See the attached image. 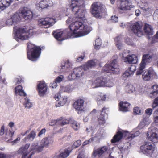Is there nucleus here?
Segmentation results:
<instances>
[{"label":"nucleus","instance_id":"f257e3e1","mask_svg":"<svg viewBox=\"0 0 158 158\" xmlns=\"http://www.w3.org/2000/svg\"><path fill=\"white\" fill-rule=\"evenodd\" d=\"M85 0H71L70 6L74 17L69 15L66 20L69 29L53 32L54 37L61 41L69 38L80 37L88 34L92 30L90 26L84 23L86 20Z\"/></svg>","mask_w":158,"mask_h":158},{"label":"nucleus","instance_id":"f03ea898","mask_svg":"<svg viewBox=\"0 0 158 158\" xmlns=\"http://www.w3.org/2000/svg\"><path fill=\"white\" fill-rule=\"evenodd\" d=\"M100 61L96 59L88 61L83 66L74 69L68 77L69 80L75 79L76 78H79L84 75V71H87L90 69L99 64Z\"/></svg>","mask_w":158,"mask_h":158},{"label":"nucleus","instance_id":"7ed1b4c3","mask_svg":"<svg viewBox=\"0 0 158 158\" xmlns=\"http://www.w3.org/2000/svg\"><path fill=\"white\" fill-rule=\"evenodd\" d=\"M38 142L33 143L31 144L30 148V151H32L29 154L27 149L30 146V144H27L22 146L17 152V154L21 155V158H31L34 152H39L42 150L40 145H38Z\"/></svg>","mask_w":158,"mask_h":158},{"label":"nucleus","instance_id":"20e7f679","mask_svg":"<svg viewBox=\"0 0 158 158\" xmlns=\"http://www.w3.org/2000/svg\"><path fill=\"white\" fill-rule=\"evenodd\" d=\"M140 133L141 132L139 129L137 128L134 129L133 131L130 133L123 131H118L113 137V139L111 140V142L112 143L118 142L122 139L123 136L125 135L128 136L127 139L130 141L135 137L139 136Z\"/></svg>","mask_w":158,"mask_h":158},{"label":"nucleus","instance_id":"39448f33","mask_svg":"<svg viewBox=\"0 0 158 158\" xmlns=\"http://www.w3.org/2000/svg\"><path fill=\"white\" fill-rule=\"evenodd\" d=\"M41 48L30 43L27 44V56L28 58L32 61H35L41 54Z\"/></svg>","mask_w":158,"mask_h":158},{"label":"nucleus","instance_id":"423d86ee","mask_svg":"<svg viewBox=\"0 0 158 158\" xmlns=\"http://www.w3.org/2000/svg\"><path fill=\"white\" fill-rule=\"evenodd\" d=\"M14 30L15 31L14 38L17 41L20 40H27L33 34V30L31 29L28 30L25 28H19L15 30L14 27Z\"/></svg>","mask_w":158,"mask_h":158},{"label":"nucleus","instance_id":"0eeeda50","mask_svg":"<svg viewBox=\"0 0 158 158\" xmlns=\"http://www.w3.org/2000/svg\"><path fill=\"white\" fill-rule=\"evenodd\" d=\"M140 150L144 154L147 156L156 157L157 155V152L155 148L151 143L146 142L140 146Z\"/></svg>","mask_w":158,"mask_h":158},{"label":"nucleus","instance_id":"6e6552de","mask_svg":"<svg viewBox=\"0 0 158 158\" xmlns=\"http://www.w3.org/2000/svg\"><path fill=\"white\" fill-rule=\"evenodd\" d=\"M53 16V18L47 17L39 19L38 21L39 25L44 28H48L52 26L56 22V19L58 20L60 19V15L58 12Z\"/></svg>","mask_w":158,"mask_h":158},{"label":"nucleus","instance_id":"1a4fd4ad","mask_svg":"<svg viewBox=\"0 0 158 158\" xmlns=\"http://www.w3.org/2000/svg\"><path fill=\"white\" fill-rule=\"evenodd\" d=\"M103 69L105 71L108 73L115 74L118 73L120 71V69L117 60L114 59L110 63L106 64L103 67Z\"/></svg>","mask_w":158,"mask_h":158},{"label":"nucleus","instance_id":"9d476101","mask_svg":"<svg viewBox=\"0 0 158 158\" xmlns=\"http://www.w3.org/2000/svg\"><path fill=\"white\" fill-rule=\"evenodd\" d=\"M91 13L93 16L96 18L100 17L103 12V5L99 2L93 3L91 6Z\"/></svg>","mask_w":158,"mask_h":158},{"label":"nucleus","instance_id":"9b49d317","mask_svg":"<svg viewBox=\"0 0 158 158\" xmlns=\"http://www.w3.org/2000/svg\"><path fill=\"white\" fill-rule=\"evenodd\" d=\"M138 5L142 10L144 16L148 17L151 16L154 10L153 8L149 6L146 2H138Z\"/></svg>","mask_w":158,"mask_h":158},{"label":"nucleus","instance_id":"f8f14e48","mask_svg":"<svg viewBox=\"0 0 158 158\" xmlns=\"http://www.w3.org/2000/svg\"><path fill=\"white\" fill-rule=\"evenodd\" d=\"M118 9L121 13H125L127 10H131L134 8L131 0H121Z\"/></svg>","mask_w":158,"mask_h":158},{"label":"nucleus","instance_id":"ddd939ff","mask_svg":"<svg viewBox=\"0 0 158 158\" xmlns=\"http://www.w3.org/2000/svg\"><path fill=\"white\" fill-rule=\"evenodd\" d=\"M48 88L44 81H40L37 85V90L40 97H43L48 93Z\"/></svg>","mask_w":158,"mask_h":158},{"label":"nucleus","instance_id":"4468645a","mask_svg":"<svg viewBox=\"0 0 158 158\" xmlns=\"http://www.w3.org/2000/svg\"><path fill=\"white\" fill-rule=\"evenodd\" d=\"M54 98L56 101V107H60L63 106L67 102L68 99L67 96H61L60 93H56L55 95Z\"/></svg>","mask_w":158,"mask_h":158},{"label":"nucleus","instance_id":"2eb2a0df","mask_svg":"<svg viewBox=\"0 0 158 158\" xmlns=\"http://www.w3.org/2000/svg\"><path fill=\"white\" fill-rule=\"evenodd\" d=\"M107 78L101 76L97 78L95 80L90 81L92 86L94 87H105Z\"/></svg>","mask_w":158,"mask_h":158},{"label":"nucleus","instance_id":"dca6fc26","mask_svg":"<svg viewBox=\"0 0 158 158\" xmlns=\"http://www.w3.org/2000/svg\"><path fill=\"white\" fill-rule=\"evenodd\" d=\"M131 30L139 37H141L143 34L142 30V25L138 22L134 23L131 27Z\"/></svg>","mask_w":158,"mask_h":158},{"label":"nucleus","instance_id":"f3484780","mask_svg":"<svg viewBox=\"0 0 158 158\" xmlns=\"http://www.w3.org/2000/svg\"><path fill=\"white\" fill-rule=\"evenodd\" d=\"M84 100L83 98L79 99L74 103L73 107L76 110L78 111L79 114L80 111H84L85 108L84 106Z\"/></svg>","mask_w":158,"mask_h":158},{"label":"nucleus","instance_id":"a211bd4d","mask_svg":"<svg viewBox=\"0 0 158 158\" xmlns=\"http://www.w3.org/2000/svg\"><path fill=\"white\" fill-rule=\"evenodd\" d=\"M108 112V109L103 107L101 111L100 115L98 118V121L101 125L103 126L106 123L105 117L107 115Z\"/></svg>","mask_w":158,"mask_h":158},{"label":"nucleus","instance_id":"6ab92c4d","mask_svg":"<svg viewBox=\"0 0 158 158\" xmlns=\"http://www.w3.org/2000/svg\"><path fill=\"white\" fill-rule=\"evenodd\" d=\"M147 139L154 143L158 142V135L155 129L149 130L148 132Z\"/></svg>","mask_w":158,"mask_h":158},{"label":"nucleus","instance_id":"aec40b11","mask_svg":"<svg viewBox=\"0 0 158 158\" xmlns=\"http://www.w3.org/2000/svg\"><path fill=\"white\" fill-rule=\"evenodd\" d=\"M53 3L51 0H42L36 2V6L38 7L44 9L53 6Z\"/></svg>","mask_w":158,"mask_h":158},{"label":"nucleus","instance_id":"412c9836","mask_svg":"<svg viewBox=\"0 0 158 158\" xmlns=\"http://www.w3.org/2000/svg\"><path fill=\"white\" fill-rule=\"evenodd\" d=\"M72 66L71 63L69 61L62 62L59 67L60 72L61 73H65L70 70Z\"/></svg>","mask_w":158,"mask_h":158},{"label":"nucleus","instance_id":"4be33fe9","mask_svg":"<svg viewBox=\"0 0 158 158\" xmlns=\"http://www.w3.org/2000/svg\"><path fill=\"white\" fill-rule=\"evenodd\" d=\"M20 13L22 17L25 19H31L33 17L32 12L27 8H23L20 10Z\"/></svg>","mask_w":158,"mask_h":158},{"label":"nucleus","instance_id":"5701e85b","mask_svg":"<svg viewBox=\"0 0 158 158\" xmlns=\"http://www.w3.org/2000/svg\"><path fill=\"white\" fill-rule=\"evenodd\" d=\"M136 67L135 65H131L129 67L125 72L123 74V77L127 78L132 76L136 70Z\"/></svg>","mask_w":158,"mask_h":158},{"label":"nucleus","instance_id":"b1692460","mask_svg":"<svg viewBox=\"0 0 158 158\" xmlns=\"http://www.w3.org/2000/svg\"><path fill=\"white\" fill-rule=\"evenodd\" d=\"M125 62L129 64H135L138 61V58L136 55H129L123 59Z\"/></svg>","mask_w":158,"mask_h":158},{"label":"nucleus","instance_id":"393cba45","mask_svg":"<svg viewBox=\"0 0 158 158\" xmlns=\"http://www.w3.org/2000/svg\"><path fill=\"white\" fill-rule=\"evenodd\" d=\"M108 149V147L105 146L96 150H94L93 151V156L94 157L97 156L100 157L102 154L106 152Z\"/></svg>","mask_w":158,"mask_h":158},{"label":"nucleus","instance_id":"a878e982","mask_svg":"<svg viewBox=\"0 0 158 158\" xmlns=\"http://www.w3.org/2000/svg\"><path fill=\"white\" fill-rule=\"evenodd\" d=\"M154 73V72L152 69H150L145 71L142 75L143 79L145 81H149L151 80Z\"/></svg>","mask_w":158,"mask_h":158},{"label":"nucleus","instance_id":"bb28decb","mask_svg":"<svg viewBox=\"0 0 158 158\" xmlns=\"http://www.w3.org/2000/svg\"><path fill=\"white\" fill-rule=\"evenodd\" d=\"M152 57V55L148 54L143 55L142 61L140 64L145 67L147 64L151 61Z\"/></svg>","mask_w":158,"mask_h":158},{"label":"nucleus","instance_id":"cd10ccee","mask_svg":"<svg viewBox=\"0 0 158 158\" xmlns=\"http://www.w3.org/2000/svg\"><path fill=\"white\" fill-rule=\"evenodd\" d=\"M13 0H1L0 1V9L1 10L7 8L12 3Z\"/></svg>","mask_w":158,"mask_h":158},{"label":"nucleus","instance_id":"c85d7f7f","mask_svg":"<svg viewBox=\"0 0 158 158\" xmlns=\"http://www.w3.org/2000/svg\"><path fill=\"white\" fill-rule=\"evenodd\" d=\"M53 142L52 139L50 138H43L41 141L40 146L42 150L44 147H47L49 144H51Z\"/></svg>","mask_w":158,"mask_h":158},{"label":"nucleus","instance_id":"c756f323","mask_svg":"<svg viewBox=\"0 0 158 158\" xmlns=\"http://www.w3.org/2000/svg\"><path fill=\"white\" fill-rule=\"evenodd\" d=\"M68 124H70L74 130L77 131L80 128V124L79 123L72 118H68Z\"/></svg>","mask_w":158,"mask_h":158},{"label":"nucleus","instance_id":"7c9ffc66","mask_svg":"<svg viewBox=\"0 0 158 158\" xmlns=\"http://www.w3.org/2000/svg\"><path fill=\"white\" fill-rule=\"evenodd\" d=\"M130 104L127 102H121L119 104V110L123 112L127 111Z\"/></svg>","mask_w":158,"mask_h":158},{"label":"nucleus","instance_id":"2f4dec72","mask_svg":"<svg viewBox=\"0 0 158 158\" xmlns=\"http://www.w3.org/2000/svg\"><path fill=\"white\" fill-rule=\"evenodd\" d=\"M144 30L145 34L148 36L152 35L153 34L152 27L148 24H146L145 25L144 27Z\"/></svg>","mask_w":158,"mask_h":158},{"label":"nucleus","instance_id":"473e14b6","mask_svg":"<svg viewBox=\"0 0 158 158\" xmlns=\"http://www.w3.org/2000/svg\"><path fill=\"white\" fill-rule=\"evenodd\" d=\"M75 87L73 85H68L66 86L61 87L60 91L61 92H66L67 93L71 92L74 90Z\"/></svg>","mask_w":158,"mask_h":158},{"label":"nucleus","instance_id":"72a5a7b5","mask_svg":"<svg viewBox=\"0 0 158 158\" xmlns=\"http://www.w3.org/2000/svg\"><path fill=\"white\" fill-rule=\"evenodd\" d=\"M15 92L17 95H19L20 96H24L26 95V94L22 89V87L21 85H18L15 88Z\"/></svg>","mask_w":158,"mask_h":158},{"label":"nucleus","instance_id":"f704fd0d","mask_svg":"<svg viewBox=\"0 0 158 158\" xmlns=\"http://www.w3.org/2000/svg\"><path fill=\"white\" fill-rule=\"evenodd\" d=\"M68 119H65L62 118L56 120V125L63 126L68 124Z\"/></svg>","mask_w":158,"mask_h":158},{"label":"nucleus","instance_id":"c9c22d12","mask_svg":"<svg viewBox=\"0 0 158 158\" xmlns=\"http://www.w3.org/2000/svg\"><path fill=\"white\" fill-rule=\"evenodd\" d=\"M107 96L106 94H101L99 95L97 99V101L98 104H101L103 103V101H105Z\"/></svg>","mask_w":158,"mask_h":158},{"label":"nucleus","instance_id":"e433bc0d","mask_svg":"<svg viewBox=\"0 0 158 158\" xmlns=\"http://www.w3.org/2000/svg\"><path fill=\"white\" fill-rule=\"evenodd\" d=\"M121 38L119 36L116 37L115 39L116 46L118 49L122 48L123 45L121 41Z\"/></svg>","mask_w":158,"mask_h":158},{"label":"nucleus","instance_id":"4c0bfd02","mask_svg":"<svg viewBox=\"0 0 158 158\" xmlns=\"http://www.w3.org/2000/svg\"><path fill=\"white\" fill-rule=\"evenodd\" d=\"M126 91L128 93H131L135 91V88L134 85L131 84H127L126 86Z\"/></svg>","mask_w":158,"mask_h":158},{"label":"nucleus","instance_id":"58836bf2","mask_svg":"<svg viewBox=\"0 0 158 158\" xmlns=\"http://www.w3.org/2000/svg\"><path fill=\"white\" fill-rule=\"evenodd\" d=\"M24 105L25 108L29 109L32 106V104L30 102V100L27 98H25V101Z\"/></svg>","mask_w":158,"mask_h":158},{"label":"nucleus","instance_id":"ea45409f","mask_svg":"<svg viewBox=\"0 0 158 158\" xmlns=\"http://www.w3.org/2000/svg\"><path fill=\"white\" fill-rule=\"evenodd\" d=\"M101 43L102 42L101 39L99 38L97 39L94 43L95 48L97 49H99L101 47Z\"/></svg>","mask_w":158,"mask_h":158},{"label":"nucleus","instance_id":"a19ab883","mask_svg":"<svg viewBox=\"0 0 158 158\" xmlns=\"http://www.w3.org/2000/svg\"><path fill=\"white\" fill-rule=\"evenodd\" d=\"M14 23H17L19 20V16L17 13L14 14L11 17Z\"/></svg>","mask_w":158,"mask_h":158},{"label":"nucleus","instance_id":"79ce46f5","mask_svg":"<svg viewBox=\"0 0 158 158\" xmlns=\"http://www.w3.org/2000/svg\"><path fill=\"white\" fill-rule=\"evenodd\" d=\"M36 135V134L35 132L34 131H32L26 138H27L29 140L32 141L35 137Z\"/></svg>","mask_w":158,"mask_h":158},{"label":"nucleus","instance_id":"37998d69","mask_svg":"<svg viewBox=\"0 0 158 158\" xmlns=\"http://www.w3.org/2000/svg\"><path fill=\"white\" fill-rule=\"evenodd\" d=\"M125 42L128 45H131L133 47L135 46V43L130 38H127L125 40Z\"/></svg>","mask_w":158,"mask_h":158},{"label":"nucleus","instance_id":"c03bdc74","mask_svg":"<svg viewBox=\"0 0 158 158\" xmlns=\"http://www.w3.org/2000/svg\"><path fill=\"white\" fill-rule=\"evenodd\" d=\"M70 152L68 150H65L63 152L61 153L60 155L61 158H65L67 157Z\"/></svg>","mask_w":158,"mask_h":158},{"label":"nucleus","instance_id":"a18cd8bd","mask_svg":"<svg viewBox=\"0 0 158 158\" xmlns=\"http://www.w3.org/2000/svg\"><path fill=\"white\" fill-rule=\"evenodd\" d=\"M149 117V116L146 115L143 118V120H142V121L147 126L151 122V120Z\"/></svg>","mask_w":158,"mask_h":158},{"label":"nucleus","instance_id":"49530a36","mask_svg":"<svg viewBox=\"0 0 158 158\" xmlns=\"http://www.w3.org/2000/svg\"><path fill=\"white\" fill-rule=\"evenodd\" d=\"M106 83V84H105V87H113L114 85V84L113 81L111 80H109L107 78Z\"/></svg>","mask_w":158,"mask_h":158},{"label":"nucleus","instance_id":"de8ad7c7","mask_svg":"<svg viewBox=\"0 0 158 158\" xmlns=\"http://www.w3.org/2000/svg\"><path fill=\"white\" fill-rule=\"evenodd\" d=\"M134 112L136 114H140L143 113V111L139 107H136L134 108Z\"/></svg>","mask_w":158,"mask_h":158},{"label":"nucleus","instance_id":"09e8293b","mask_svg":"<svg viewBox=\"0 0 158 158\" xmlns=\"http://www.w3.org/2000/svg\"><path fill=\"white\" fill-rule=\"evenodd\" d=\"M145 67L139 64L138 70L137 71L136 75H141L143 72V70L145 68Z\"/></svg>","mask_w":158,"mask_h":158},{"label":"nucleus","instance_id":"8fccbe9b","mask_svg":"<svg viewBox=\"0 0 158 158\" xmlns=\"http://www.w3.org/2000/svg\"><path fill=\"white\" fill-rule=\"evenodd\" d=\"M95 138V137H92L89 140H85L83 143L82 146H85L92 142L94 140Z\"/></svg>","mask_w":158,"mask_h":158},{"label":"nucleus","instance_id":"3c124183","mask_svg":"<svg viewBox=\"0 0 158 158\" xmlns=\"http://www.w3.org/2000/svg\"><path fill=\"white\" fill-rule=\"evenodd\" d=\"M14 134V132H12L10 130L9 131V133L8 135H7V133L6 134V138L7 139H9L10 138H11L10 139H9L8 140V141L9 142H10V141L12 140L11 138L12 137Z\"/></svg>","mask_w":158,"mask_h":158},{"label":"nucleus","instance_id":"603ef678","mask_svg":"<svg viewBox=\"0 0 158 158\" xmlns=\"http://www.w3.org/2000/svg\"><path fill=\"white\" fill-rule=\"evenodd\" d=\"M96 110L94 109L90 113L88 117H91L93 118H95L96 116Z\"/></svg>","mask_w":158,"mask_h":158},{"label":"nucleus","instance_id":"864d4df0","mask_svg":"<svg viewBox=\"0 0 158 158\" xmlns=\"http://www.w3.org/2000/svg\"><path fill=\"white\" fill-rule=\"evenodd\" d=\"M81 143V141L80 140H78L75 142L73 144L72 147L76 148L80 146Z\"/></svg>","mask_w":158,"mask_h":158},{"label":"nucleus","instance_id":"5fc2aeb1","mask_svg":"<svg viewBox=\"0 0 158 158\" xmlns=\"http://www.w3.org/2000/svg\"><path fill=\"white\" fill-rule=\"evenodd\" d=\"M157 106H158V97L154 99L152 106L153 108H154Z\"/></svg>","mask_w":158,"mask_h":158},{"label":"nucleus","instance_id":"6e6d98bb","mask_svg":"<svg viewBox=\"0 0 158 158\" xmlns=\"http://www.w3.org/2000/svg\"><path fill=\"white\" fill-rule=\"evenodd\" d=\"M120 153L124 156H126L128 153V151L127 149H122L119 151Z\"/></svg>","mask_w":158,"mask_h":158},{"label":"nucleus","instance_id":"4d7b16f0","mask_svg":"<svg viewBox=\"0 0 158 158\" xmlns=\"http://www.w3.org/2000/svg\"><path fill=\"white\" fill-rule=\"evenodd\" d=\"M102 135V133H101V131H98L95 134V136L94 137H95L94 140L96 141L99 139Z\"/></svg>","mask_w":158,"mask_h":158},{"label":"nucleus","instance_id":"13d9d810","mask_svg":"<svg viewBox=\"0 0 158 158\" xmlns=\"http://www.w3.org/2000/svg\"><path fill=\"white\" fill-rule=\"evenodd\" d=\"M11 156L10 155H6L2 152H0V158H11Z\"/></svg>","mask_w":158,"mask_h":158},{"label":"nucleus","instance_id":"bf43d9fd","mask_svg":"<svg viewBox=\"0 0 158 158\" xmlns=\"http://www.w3.org/2000/svg\"><path fill=\"white\" fill-rule=\"evenodd\" d=\"M154 120L155 123H158V111H155L154 114Z\"/></svg>","mask_w":158,"mask_h":158},{"label":"nucleus","instance_id":"052dcab7","mask_svg":"<svg viewBox=\"0 0 158 158\" xmlns=\"http://www.w3.org/2000/svg\"><path fill=\"white\" fill-rule=\"evenodd\" d=\"M64 76L63 75H60L58 76L55 80V81L57 83H60L62 81L64 78Z\"/></svg>","mask_w":158,"mask_h":158},{"label":"nucleus","instance_id":"680f3d73","mask_svg":"<svg viewBox=\"0 0 158 158\" xmlns=\"http://www.w3.org/2000/svg\"><path fill=\"white\" fill-rule=\"evenodd\" d=\"M146 125L142 121L137 128L139 130L143 128Z\"/></svg>","mask_w":158,"mask_h":158},{"label":"nucleus","instance_id":"e2e57ef3","mask_svg":"<svg viewBox=\"0 0 158 158\" xmlns=\"http://www.w3.org/2000/svg\"><path fill=\"white\" fill-rule=\"evenodd\" d=\"M13 23H14L11 18L8 19L6 22V24L8 25H12Z\"/></svg>","mask_w":158,"mask_h":158},{"label":"nucleus","instance_id":"0e129e2a","mask_svg":"<svg viewBox=\"0 0 158 158\" xmlns=\"http://www.w3.org/2000/svg\"><path fill=\"white\" fill-rule=\"evenodd\" d=\"M57 84L55 81H53L50 83V87L53 89L56 88L57 86Z\"/></svg>","mask_w":158,"mask_h":158},{"label":"nucleus","instance_id":"69168bd1","mask_svg":"<svg viewBox=\"0 0 158 158\" xmlns=\"http://www.w3.org/2000/svg\"><path fill=\"white\" fill-rule=\"evenodd\" d=\"M153 17L154 19L155 20L158 19V9L155 10L154 12Z\"/></svg>","mask_w":158,"mask_h":158},{"label":"nucleus","instance_id":"338daca9","mask_svg":"<svg viewBox=\"0 0 158 158\" xmlns=\"http://www.w3.org/2000/svg\"><path fill=\"white\" fill-rule=\"evenodd\" d=\"M157 93L152 91V92H151L149 94V96L152 98H154L157 94Z\"/></svg>","mask_w":158,"mask_h":158},{"label":"nucleus","instance_id":"774afa93","mask_svg":"<svg viewBox=\"0 0 158 158\" xmlns=\"http://www.w3.org/2000/svg\"><path fill=\"white\" fill-rule=\"evenodd\" d=\"M152 89H153V91L158 94V85H154L152 86Z\"/></svg>","mask_w":158,"mask_h":158}]
</instances>
